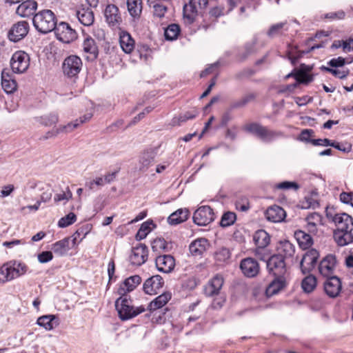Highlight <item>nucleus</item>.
<instances>
[{
  "mask_svg": "<svg viewBox=\"0 0 353 353\" xmlns=\"http://www.w3.org/2000/svg\"><path fill=\"white\" fill-rule=\"evenodd\" d=\"M332 221L336 225L333 238L336 243L341 247L353 242V219L346 213L336 214Z\"/></svg>",
  "mask_w": 353,
  "mask_h": 353,
  "instance_id": "1",
  "label": "nucleus"
},
{
  "mask_svg": "<svg viewBox=\"0 0 353 353\" xmlns=\"http://www.w3.org/2000/svg\"><path fill=\"white\" fill-rule=\"evenodd\" d=\"M115 307L119 319L123 321L132 319L145 311L143 305L134 306L132 300L127 296H120L115 301Z\"/></svg>",
  "mask_w": 353,
  "mask_h": 353,
  "instance_id": "2",
  "label": "nucleus"
},
{
  "mask_svg": "<svg viewBox=\"0 0 353 353\" xmlns=\"http://www.w3.org/2000/svg\"><path fill=\"white\" fill-rule=\"evenodd\" d=\"M32 23L38 32L47 34L53 31L56 28L57 19L52 10H43L34 15Z\"/></svg>",
  "mask_w": 353,
  "mask_h": 353,
  "instance_id": "3",
  "label": "nucleus"
},
{
  "mask_svg": "<svg viewBox=\"0 0 353 353\" xmlns=\"http://www.w3.org/2000/svg\"><path fill=\"white\" fill-rule=\"evenodd\" d=\"M245 130L254 134L265 143H270L284 136L281 131L272 130L257 123H252L245 126Z\"/></svg>",
  "mask_w": 353,
  "mask_h": 353,
  "instance_id": "4",
  "label": "nucleus"
},
{
  "mask_svg": "<svg viewBox=\"0 0 353 353\" xmlns=\"http://www.w3.org/2000/svg\"><path fill=\"white\" fill-rule=\"evenodd\" d=\"M83 66L81 59L77 55H70L63 61L61 68L63 75L73 81L78 78Z\"/></svg>",
  "mask_w": 353,
  "mask_h": 353,
  "instance_id": "5",
  "label": "nucleus"
},
{
  "mask_svg": "<svg viewBox=\"0 0 353 353\" xmlns=\"http://www.w3.org/2000/svg\"><path fill=\"white\" fill-rule=\"evenodd\" d=\"M208 0H190L183 6V17L187 23H192L199 12L205 9Z\"/></svg>",
  "mask_w": 353,
  "mask_h": 353,
  "instance_id": "6",
  "label": "nucleus"
},
{
  "mask_svg": "<svg viewBox=\"0 0 353 353\" xmlns=\"http://www.w3.org/2000/svg\"><path fill=\"white\" fill-rule=\"evenodd\" d=\"M285 260L283 257L274 254L267 261V268L269 273L274 276H287L288 272Z\"/></svg>",
  "mask_w": 353,
  "mask_h": 353,
  "instance_id": "7",
  "label": "nucleus"
},
{
  "mask_svg": "<svg viewBox=\"0 0 353 353\" xmlns=\"http://www.w3.org/2000/svg\"><path fill=\"white\" fill-rule=\"evenodd\" d=\"M30 65L29 55L23 51L15 52L10 60L12 72L21 74L25 72Z\"/></svg>",
  "mask_w": 353,
  "mask_h": 353,
  "instance_id": "8",
  "label": "nucleus"
},
{
  "mask_svg": "<svg viewBox=\"0 0 353 353\" xmlns=\"http://www.w3.org/2000/svg\"><path fill=\"white\" fill-rule=\"evenodd\" d=\"M54 30L57 39L65 43H70L77 37L76 31L65 22L57 23Z\"/></svg>",
  "mask_w": 353,
  "mask_h": 353,
  "instance_id": "9",
  "label": "nucleus"
},
{
  "mask_svg": "<svg viewBox=\"0 0 353 353\" xmlns=\"http://www.w3.org/2000/svg\"><path fill=\"white\" fill-rule=\"evenodd\" d=\"M214 219L213 210L208 205L199 207L194 213L193 221L195 224L204 226L207 225Z\"/></svg>",
  "mask_w": 353,
  "mask_h": 353,
  "instance_id": "10",
  "label": "nucleus"
},
{
  "mask_svg": "<svg viewBox=\"0 0 353 353\" xmlns=\"http://www.w3.org/2000/svg\"><path fill=\"white\" fill-rule=\"evenodd\" d=\"M30 30L29 23L26 21H21L12 25L8 33V37L12 42H18L23 39Z\"/></svg>",
  "mask_w": 353,
  "mask_h": 353,
  "instance_id": "11",
  "label": "nucleus"
},
{
  "mask_svg": "<svg viewBox=\"0 0 353 353\" xmlns=\"http://www.w3.org/2000/svg\"><path fill=\"white\" fill-rule=\"evenodd\" d=\"M319 256V252L315 249H310L305 252L300 262V268L303 274H305L313 270Z\"/></svg>",
  "mask_w": 353,
  "mask_h": 353,
  "instance_id": "12",
  "label": "nucleus"
},
{
  "mask_svg": "<svg viewBox=\"0 0 353 353\" xmlns=\"http://www.w3.org/2000/svg\"><path fill=\"white\" fill-rule=\"evenodd\" d=\"M148 250L145 245L139 243L133 247L130 256V261L132 265L139 266L143 264L148 259Z\"/></svg>",
  "mask_w": 353,
  "mask_h": 353,
  "instance_id": "13",
  "label": "nucleus"
},
{
  "mask_svg": "<svg viewBox=\"0 0 353 353\" xmlns=\"http://www.w3.org/2000/svg\"><path fill=\"white\" fill-rule=\"evenodd\" d=\"M336 265V259L333 254L327 255L319 265V272L321 276L325 278L334 276V270Z\"/></svg>",
  "mask_w": 353,
  "mask_h": 353,
  "instance_id": "14",
  "label": "nucleus"
},
{
  "mask_svg": "<svg viewBox=\"0 0 353 353\" xmlns=\"http://www.w3.org/2000/svg\"><path fill=\"white\" fill-rule=\"evenodd\" d=\"M223 283V277L221 275H215L204 287V293L205 296L209 297L219 296Z\"/></svg>",
  "mask_w": 353,
  "mask_h": 353,
  "instance_id": "15",
  "label": "nucleus"
},
{
  "mask_svg": "<svg viewBox=\"0 0 353 353\" xmlns=\"http://www.w3.org/2000/svg\"><path fill=\"white\" fill-rule=\"evenodd\" d=\"M164 284L163 278L160 275H154L148 278L143 283V289L145 294H157Z\"/></svg>",
  "mask_w": 353,
  "mask_h": 353,
  "instance_id": "16",
  "label": "nucleus"
},
{
  "mask_svg": "<svg viewBox=\"0 0 353 353\" xmlns=\"http://www.w3.org/2000/svg\"><path fill=\"white\" fill-rule=\"evenodd\" d=\"M105 21L110 26L114 27L122 22L119 8L114 4H108L104 11Z\"/></svg>",
  "mask_w": 353,
  "mask_h": 353,
  "instance_id": "17",
  "label": "nucleus"
},
{
  "mask_svg": "<svg viewBox=\"0 0 353 353\" xmlns=\"http://www.w3.org/2000/svg\"><path fill=\"white\" fill-rule=\"evenodd\" d=\"M240 268L245 276L250 278L256 276L259 272V265L257 261L250 257L241 261Z\"/></svg>",
  "mask_w": 353,
  "mask_h": 353,
  "instance_id": "18",
  "label": "nucleus"
},
{
  "mask_svg": "<svg viewBox=\"0 0 353 353\" xmlns=\"http://www.w3.org/2000/svg\"><path fill=\"white\" fill-rule=\"evenodd\" d=\"M341 288V280L336 276L327 278L324 282L325 292L331 298H335L339 296Z\"/></svg>",
  "mask_w": 353,
  "mask_h": 353,
  "instance_id": "19",
  "label": "nucleus"
},
{
  "mask_svg": "<svg viewBox=\"0 0 353 353\" xmlns=\"http://www.w3.org/2000/svg\"><path fill=\"white\" fill-rule=\"evenodd\" d=\"M155 263L158 270L164 273L171 272L175 266V259L170 254L157 256Z\"/></svg>",
  "mask_w": 353,
  "mask_h": 353,
  "instance_id": "20",
  "label": "nucleus"
},
{
  "mask_svg": "<svg viewBox=\"0 0 353 353\" xmlns=\"http://www.w3.org/2000/svg\"><path fill=\"white\" fill-rule=\"evenodd\" d=\"M296 252L295 245L288 240L279 241L277 246V254L285 260L291 259L293 261Z\"/></svg>",
  "mask_w": 353,
  "mask_h": 353,
  "instance_id": "21",
  "label": "nucleus"
},
{
  "mask_svg": "<svg viewBox=\"0 0 353 353\" xmlns=\"http://www.w3.org/2000/svg\"><path fill=\"white\" fill-rule=\"evenodd\" d=\"M1 85L3 90L8 93H13L17 88L16 80L12 72L9 69H3L1 72Z\"/></svg>",
  "mask_w": 353,
  "mask_h": 353,
  "instance_id": "22",
  "label": "nucleus"
},
{
  "mask_svg": "<svg viewBox=\"0 0 353 353\" xmlns=\"http://www.w3.org/2000/svg\"><path fill=\"white\" fill-rule=\"evenodd\" d=\"M141 282V278L139 275L131 276L120 285L117 293L120 296H126L128 292L134 290Z\"/></svg>",
  "mask_w": 353,
  "mask_h": 353,
  "instance_id": "23",
  "label": "nucleus"
},
{
  "mask_svg": "<svg viewBox=\"0 0 353 353\" xmlns=\"http://www.w3.org/2000/svg\"><path fill=\"white\" fill-rule=\"evenodd\" d=\"M157 155V152L154 149H149L143 151L139 157V170L145 172L151 166Z\"/></svg>",
  "mask_w": 353,
  "mask_h": 353,
  "instance_id": "24",
  "label": "nucleus"
},
{
  "mask_svg": "<svg viewBox=\"0 0 353 353\" xmlns=\"http://www.w3.org/2000/svg\"><path fill=\"white\" fill-rule=\"evenodd\" d=\"M265 216L267 220L273 223H280L283 221L285 216V211L280 206L274 205L269 207L265 212Z\"/></svg>",
  "mask_w": 353,
  "mask_h": 353,
  "instance_id": "25",
  "label": "nucleus"
},
{
  "mask_svg": "<svg viewBox=\"0 0 353 353\" xmlns=\"http://www.w3.org/2000/svg\"><path fill=\"white\" fill-rule=\"evenodd\" d=\"M287 285V276H274V279L270 282L266 288L265 293L267 296H273Z\"/></svg>",
  "mask_w": 353,
  "mask_h": 353,
  "instance_id": "26",
  "label": "nucleus"
},
{
  "mask_svg": "<svg viewBox=\"0 0 353 353\" xmlns=\"http://www.w3.org/2000/svg\"><path fill=\"white\" fill-rule=\"evenodd\" d=\"M37 8V1L34 0H27L22 2L17 7L16 13L21 17H29L34 14Z\"/></svg>",
  "mask_w": 353,
  "mask_h": 353,
  "instance_id": "27",
  "label": "nucleus"
},
{
  "mask_svg": "<svg viewBox=\"0 0 353 353\" xmlns=\"http://www.w3.org/2000/svg\"><path fill=\"white\" fill-rule=\"evenodd\" d=\"M209 246L210 243L206 239L199 238L190 243L189 250L193 256H201L207 250Z\"/></svg>",
  "mask_w": 353,
  "mask_h": 353,
  "instance_id": "28",
  "label": "nucleus"
},
{
  "mask_svg": "<svg viewBox=\"0 0 353 353\" xmlns=\"http://www.w3.org/2000/svg\"><path fill=\"white\" fill-rule=\"evenodd\" d=\"M324 47L323 43L314 45L312 47H310L307 50H296V48H292L290 46H289V50L288 52V59L291 61V63L292 65H295L298 60L303 56L305 54H307L310 52L311 51L314 50L315 49H319L321 48Z\"/></svg>",
  "mask_w": 353,
  "mask_h": 353,
  "instance_id": "29",
  "label": "nucleus"
},
{
  "mask_svg": "<svg viewBox=\"0 0 353 353\" xmlns=\"http://www.w3.org/2000/svg\"><path fill=\"white\" fill-rule=\"evenodd\" d=\"M119 43L122 50L126 53H131L135 46V42L132 36L127 31L119 32Z\"/></svg>",
  "mask_w": 353,
  "mask_h": 353,
  "instance_id": "30",
  "label": "nucleus"
},
{
  "mask_svg": "<svg viewBox=\"0 0 353 353\" xmlns=\"http://www.w3.org/2000/svg\"><path fill=\"white\" fill-rule=\"evenodd\" d=\"M288 30H289L288 23L286 21L280 22V23H277L272 25L267 32V35L268 37L273 39L275 37H279L285 35Z\"/></svg>",
  "mask_w": 353,
  "mask_h": 353,
  "instance_id": "31",
  "label": "nucleus"
},
{
  "mask_svg": "<svg viewBox=\"0 0 353 353\" xmlns=\"http://www.w3.org/2000/svg\"><path fill=\"white\" fill-rule=\"evenodd\" d=\"M37 324L50 331L59 325V319L54 314L43 315L37 319Z\"/></svg>",
  "mask_w": 353,
  "mask_h": 353,
  "instance_id": "32",
  "label": "nucleus"
},
{
  "mask_svg": "<svg viewBox=\"0 0 353 353\" xmlns=\"http://www.w3.org/2000/svg\"><path fill=\"white\" fill-rule=\"evenodd\" d=\"M253 240L257 246V250L266 248L270 242V236L264 230L256 231L253 236ZM258 250H256L257 252Z\"/></svg>",
  "mask_w": 353,
  "mask_h": 353,
  "instance_id": "33",
  "label": "nucleus"
},
{
  "mask_svg": "<svg viewBox=\"0 0 353 353\" xmlns=\"http://www.w3.org/2000/svg\"><path fill=\"white\" fill-rule=\"evenodd\" d=\"M190 212L187 208H181L172 213L168 218L170 225H177L185 221L189 217Z\"/></svg>",
  "mask_w": 353,
  "mask_h": 353,
  "instance_id": "34",
  "label": "nucleus"
},
{
  "mask_svg": "<svg viewBox=\"0 0 353 353\" xmlns=\"http://www.w3.org/2000/svg\"><path fill=\"white\" fill-rule=\"evenodd\" d=\"M172 295L170 292H164L158 296L148 305L150 311H155L163 307L171 299Z\"/></svg>",
  "mask_w": 353,
  "mask_h": 353,
  "instance_id": "35",
  "label": "nucleus"
},
{
  "mask_svg": "<svg viewBox=\"0 0 353 353\" xmlns=\"http://www.w3.org/2000/svg\"><path fill=\"white\" fill-rule=\"evenodd\" d=\"M70 250V238L65 237L52 245V250L58 256H63Z\"/></svg>",
  "mask_w": 353,
  "mask_h": 353,
  "instance_id": "36",
  "label": "nucleus"
},
{
  "mask_svg": "<svg viewBox=\"0 0 353 353\" xmlns=\"http://www.w3.org/2000/svg\"><path fill=\"white\" fill-rule=\"evenodd\" d=\"M12 265H14V261H10L0 268L1 282L6 283L14 279Z\"/></svg>",
  "mask_w": 353,
  "mask_h": 353,
  "instance_id": "37",
  "label": "nucleus"
},
{
  "mask_svg": "<svg viewBox=\"0 0 353 353\" xmlns=\"http://www.w3.org/2000/svg\"><path fill=\"white\" fill-rule=\"evenodd\" d=\"M77 16L79 22L85 26H91L94 20V13L89 8H83L77 11Z\"/></svg>",
  "mask_w": 353,
  "mask_h": 353,
  "instance_id": "38",
  "label": "nucleus"
},
{
  "mask_svg": "<svg viewBox=\"0 0 353 353\" xmlns=\"http://www.w3.org/2000/svg\"><path fill=\"white\" fill-rule=\"evenodd\" d=\"M128 10L132 17L139 19L142 12L141 0H127Z\"/></svg>",
  "mask_w": 353,
  "mask_h": 353,
  "instance_id": "39",
  "label": "nucleus"
},
{
  "mask_svg": "<svg viewBox=\"0 0 353 353\" xmlns=\"http://www.w3.org/2000/svg\"><path fill=\"white\" fill-rule=\"evenodd\" d=\"M306 229L311 234H316L317 232V225L321 221V216L319 213H312L309 214L307 218Z\"/></svg>",
  "mask_w": 353,
  "mask_h": 353,
  "instance_id": "40",
  "label": "nucleus"
},
{
  "mask_svg": "<svg viewBox=\"0 0 353 353\" xmlns=\"http://www.w3.org/2000/svg\"><path fill=\"white\" fill-rule=\"evenodd\" d=\"M36 121L44 126L55 125L59 121V115L56 112H50L43 116L36 117Z\"/></svg>",
  "mask_w": 353,
  "mask_h": 353,
  "instance_id": "41",
  "label": "nucleus"
},
{
  "mask_svg": "<svg viewBox=\"0 0 353 353\" xmlns=\"http://www.w3.org/2000/svg\"><path fill=\"white\" fill-rule=\"evenodd\" d=\"M296 238L301 247L307 249L313 244V239L310 234L299 230L295 233Z\"/></svg>",
  "mask_w": 353,
  "mask_h": 353,
  "instance_id": "42",
  "label": "nucleus"
},
{
  "mask_svg": "<svg viewBox=\"0 0 353 353\" xmlns=\"http://www.w3.org/2000/svg\"><path fill=\"white\" fill-rule=\"evenodd\" d=\"M90 229L91 227L88 224L79 228L72 235V243L75 245L77 243H80L89 233Z\"/></svg>",
  "mask_w": 353,
  "mask_h": 353,
  "instance_id": "43",
  "label": "nucleus"
},
{
  "mask_svg": "<svg viewBox=\"0 0 353 353\" xmlns=\"http://www.w3.org/2000/svg\"><path fill=\"white\" fill-rule=\"evenodd\" d=\"M316 286V279L314 276L310 274L305 277L301 283V287L305 292H312Z\"/></svg>",
  "mask_w": 353,
  "mask_h": 353,
  "instance_id": "44",
  "label": "nucleus"
},
{
  "mask_svg": "<svg viewBox=\"0 0 353 353\" xmlns=\"http://www.w3.org/2000/svg\"><path fill=\"white\" fill-rule=\"evenodd\" d=\"M181 31L180 27L176 23L169 25L164 31V36L166 40L173 41L176 39Z\"/></svg>",
  "mask_w": 353,
  "mask_h": 353,
  "instance_id": "45",
  "label": "nucleus"
},
{
  "mask_svg": "<svg viewBox=\"0 0 353 353\" xmlns=\"http://www.w3.org/2000/svg\"><path fill=\"white\" fill-rule=\"evenodd\" d=\"M83 49L84 52L97 56L98 54V48L95 41L91 37H87L83 43Z\"/></svg>",
  "mask_w": 353,
  "mask_h": 353,
  "instance_id": "46",
  "label": "nucleus"
},
{
  "mask_svg": "<svg viewBox=\"0 0 353 353\" xmlns=\"http://www.w3.org/2000/svg\"><path fill=\"white\" fill-rule=\"evenodd\" d=\"M236 220V215L234 212L228 211L222 215L220 225L223 228L229 227L234 223Z\"/></svg>",
  "mask_w": 353,
  "mask_h": 353,
  "instance_id": "47",
  "label": "nucleus"
},
{
  "mask_svg": "<svg viewBox=\"0 0 353 353\" xmlns=\"http://www.w3.org/2000/svg\"><path fill=\"white\" fill-rule=\"evenodd\" d=\"M28 270V267L21 261H14V265H12V272L14 279L25 274Z\"/></svg>",
  "mask_w": 353,
  "mask_h": 353,
  "instance_id": "48",
  "label": "nucleus"
},
{
  "mask_svg": "<svg viewBox=\"0 0 353 353\" xmlns=\"http://www.w3.org/2000/svg\"><path fill=\"white\" fill-rule=\"evenodd\" d=\"M230 256V251L227 248H219L214 253V259L218 262H226Z\"/></svg>",
  "mask_w": 353,
  "mask_h": 353,
  "instance_id": "49",
  "label": "nucleus"
},
{
  "mask_svg": "<svg viewBox=\"0 0 353 353\" xmlns=\"http://www.w3.org/2000/svg\"><path fill=\"white\" fill-rule=\"evenodd\" d=\"M77 220V216L73 212H70L66 216L61 218L58 221V226L59 228H66L72 223H74Z\"/></svg>",
  "mask_w": 353,
  "mask_h": 353,
  "instance_id": "50",
  "label": "nucleus"
},
{
  "mask_svg": "<svg viewBox=\"0 0 353 353\" xmlns=\"http://www.w3.org/2000/svg\"><path fill=\"white\" fill-rule=\"evenodd\" d=\"M256 52L255 48V43H246L244 47V52L239 54V60L241 61H244L246 60L250 55L254 54Z\"/></svg>",
  "mask_w": 353,
  "mask_h": 353,
  "instance_id": "51",
  "label": "nucleus"
},
{
  "mask_svg": "<svg viewBox=\"0 0 353 353\" xmlns=\"http://www.w3.org/2000/svg\"><path fill=\"white\" fill-rule=\"evenodd\" d=\"M295 79L299 83L307 84L313 81V77L305 72L299 71L295 74Z\"/></svg>",
  "mask_w": 353,
  "mask_h": 353,
  "instance_id": "52",
  "label": "nucleus"
},
{
  "mask_svg": "<svg viewBox=\"0 0 353 353\" xmlns=\"http://www.w3.org/2000/svg\"><path fill=\"white\" fill-rule=\"evenodd\" d=\"M166 246V241L163 239H156L152 242V249L154 252L164 250Z\"/></svg>",
  "mask_w": 353,
  "mask_h": 353,
  "instance_id": "53",
  "label": "nucleus"
},
{
  "mask_svg": "<svg viewBox=\"0 0 353 353\" xmlns=\"http://www.w3.org/2000/svg\"><path fill=\"white\" fill-rule=\"evenodd\" d=\"M72 196V193L68 187L65 192L54 195V201L55 203H58L62 201H68Z\"/></svg>",
  "mask_w": 353,
  "mask_h": 353,
  "instance_id": "54",
  "label": "nucleus"
},
{
  "mask_svg": "<svg viewBox=\"0 0 353 353\" xmlns=\"http://www.w3.org/2000/svg\"><path fill=\"white\" fill-rule=\"evenodd\" d=\"M345 14L343 10L330 12L325 14V18L330 21H336L344 19Z\"/></svg>",
  "mask_w": 353,
  "mask_h": 353,
  "instance_id": "55",
  "label": "nucleus"
},
{
  "mask_svg": "<svg viewBox=\"0 0 353 353\" xmlns=\"http://www.w3.org/2000/svg\"><path fill=\"white\" fill-rule=\"evenodd\" d=\"M154 8V15L159 18H161L164 17L165 13L167 11V7L161 3H156L153 6Z\"/></svg>",
  "mask_w": 353,
  "mask_h": 353,
  "instance_id": "56",
  "label": "nucleus"
},
{
  "mask_svg": "<svg viewBox=\"0 0 353 353\" xmlns=\"http://www.w3.org/2000/svg\"><path fill=\"white\" fill-rule=\"evenodd\" d=\"M79 125L80 123H79V120L76 119L74 121L68 123L67 125L60 126L59 130L61 132L68 133L79 127Z\"/></svg>",
  "mask_w": 353,
  "mask_h": 353,
  "instance_id": "57",
  "label": "nucleus"
},
{
  "mask_svg": "<svg viewBox=\"0 0 353 353\" xmlns=\"http://www.w3.org/2000/svg\"><path fill=\"white\" fill-rule=\"evenodd\" d=\"M37 259L41 263H45L50 261L53 259V255L50 251H43L38 254Z\"/></svg>",
  "mask_w": 353,
  "mask_h": 353,
  "instance_id": "58",
  "label": "nucleus"
},
{
  "mask_svg": "<svg viewBox=\"0 0 353 353\" xmlns=\"http://www.w3.org/2000/svg\"><path fill=\"white\" fill-rule=\"evenodd\" d=\"M345 59L339 57L337 58H334L330 60L327 62L328 65H330L332 68H339V67H343L346 63Z\"/></svg>",
  "mask_w": 353,
  "mask_h": 353,
  "instance_id": "59",
  "label": "nucleus"
},
{
  "mask_svg": "<svg viewBox=\"0 0 353 353\" xmlns=\"http://www.w3.org/2000/svg\"><path fill=\"white\" fill-rule=\"evenodd\" d=\"M340 200L342 203L350 205L353 207V192H343L340 194Z\"/></svg>",
  "mask_w": 353,
  "mask_h": 353,
  "instance_id": "60",
  "label": "nucleus"
},
{
  "mask_svg": "<svg viewBox=\"0 0 353 353\" xmlns=\"http://www.w3.org/2000/svg\"><path fill=\"white\" fill-rule=\"evenodd\" d=\"M314 134V130L312 129H305L302 130L300 134L299 139L302 141H305L307 143H311L312 139H310V137H312Z\"/></svg>",
  "mask_w": 353,
  "mask_h": 353,
  "instance_id": "61",
  "label": "nucleus"
},
{
  "mask_svg": "<svg viewBox=\"0 0 353 353\" xmlns=\"http://www.w3.org/2000/svg\"><path fill=\"white\" fill-rule=\"evenodd\" d=\"M276 188L279 189H294L298 190L299 185L296 182L291 181H283L276 185Z\"/></svg>",
  "mask_w": 353,
  "mask_h": 353,
  "instance_id": "62",
  "label": "nucleus"
},
{
  "mask_svg": "<svg viewBox=\"0 0 353 353\" xmlns=\"http://www.w3.org/2000/svg\"><path fill=\"white\" fill-rule=\"evenodd\" d=\"M196 111H188L185 112L183 114H181L178 118V124L179 125L181 123L185 122L189 119H194L196 115Z\"/></svg>",
  "mask_w": 353,
  "mask_h": 353,
  "instance_id": "63",
  "label": "nucleus"
},
{
  "mask_svg": "<svg viewBox=\"0 0 353 353\" xmlns=\"http://www.w3.org/2000/svg\"><path fill=\"white\" fill-rule=\"evenodd\" d=\"M235 206L236 210L241 212H245L250 208L249 202L246 199L241 201H236Z\"/></svg>",
  "mask_w": 353,
  "mask_h": 353,
  "instance_id": "64",
  "label": "nucleus"
}]
</instances>
